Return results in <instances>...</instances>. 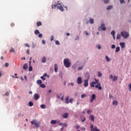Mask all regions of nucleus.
I'll use <instances>...</instances> for the list:
<instances>
[{"label": "nucleus", "instance_id": "63", "mask_svg": "<svg viewBox=\"0 0 131 131\" xmlns=\"http://www.w3.org/2000/svg\"><path fill=\"white\" fill-rule=\"evenodd\" d=\"M70 85L73 86L74 85V83H70Z\"/></svg>", "mask_w": 131, "mask_h": 131}, {"label": "nucleus", "instance_id": "54", "mask_svg": "<svg viewBox=\"0 0 131 131\" xmlns=\"http://www.w3.org/2000/svg\"><path fill=\"white\" fill-rule=\"evenodd\" d=\"M81 129H82V130H85V128L84 127H81Z\"/></svg>", "mask_w": 131, "mask_h": 131}, {"label": "nucleus", "instance_id": "46", "mask_svg": "<svg viewBox=\"0 0 131 131\" xmlns=\"http://www.w3.org/2000/svg\"><path fill=\"white\" fill-rule=\"evenodd\" d=\"M97 48L98 50H101V45H99L97 46Z\"/></svg>", "mask_w": 131, "mask_h": 131}, {"label": "nucleus", "instance_id": "11", "mask_svg": "<svg viewBox=\"0 0 131 131\" xmlns=\"http://www.w3.org/2000/svg\"><path fill=\"white\" fill-rule=\"evenodd\" d=\"M89 118L91 121H95V117L93 115H90Z\"/></svg>", "mask_w": 131, "mask_h": 131}, {"label": "nucleus", "instance_id": "33", "mask_svg": "<svg viewBox=\"0 0 131 131\" xmlns=\"http://www.w3.org/2000/svg\"><path fill=\"white\" fill-rule=\"evenodd\" d=\"M85 97H86V95L85 94H82L81 96V99H83V98H85Z\"/></svg>", "mask_w": 131, "mask_h": 131}, {"label": "nucleus", "instance_id": "52", "mask_svg": "<svg viewBox=\"0 0 131 131\" xmlns=\"http://www.w3.org/2000/svg\"><path fill=\"white\" fill-rule=\"evenodd\" d=\"M5 67H9V63H5Z\"/></svg>", "mask_w": 131, "mask_h": 131}, {"label": "nucleus", "instance_id": "27", "mask_svg": "<svg viewBox=\"0 0 131 131\" xmlns=\"http://www.w3.org/2000/svg\"><path fill=\"white\" fill-rule=\"evenodd\" d=\"M113 105H115V106H117V105H118V102H117V101H114L113 102Z\"/></svg>", "mask_w": 131, "mask_h": 131}, {"label": "nucleus", "instance_id": "57", "mask_svg": "<svg viewBox=\"0 0 131 131\" xmlns=\"http://www.w3.org/2000/svg\"><path fill=\"white\" fill-rule=\"evenodd\" d=\"M14 26H15V24H14V23H11V27H14Z\"/></svg>", "mask_w": 131, "mask_h": 131}, {"label": "nucleus", "instance_id": "19", "mask_svg": "<svg viewBox=\"0 0 131 131\" xmlns=\"http://www.w3.org/2000/svg\"><path fill=\"white\" fill-rule=\"evenodd\" d=\"M10 53H16L15 52V49L13 48H11L10 50Z\"/></svg>", "mask_w": 131, "mask_h": 131}, {"label": "nucleus", "instance_id": "41", "mask_svg": "<svg viewBox=\"0 0 131 131\" xmlns=\"http://www.w3.org/2000/svg\"><path fill=\"white\" fill-rule=\"evenodd\" d=\"M92 113V110H89L87 111V114H91Z\"/></svg>", "mask_w": 131, "mask_h": 131}, {"label": "nucleus", "instance_id": "60", "mask_svg": "<svg viewBox=\"0 0 131 131\" xmlns=\"http://www.w3.org/2000/svg\"><path fill=\"white\" fill-rule=\"evenodd\" d=\"M82 122H84L85 121V117L84 118V119L81 120Z\"/></svg>", "mask_w": 131, "mask_h": 131}, {"label": "nucleus", "instance_id": "37", "mask_svg": "<svg viewBox=\"0 0 131 131\" xmlns=\"http://www.w3.org/2000/svg\"><path fill=\"white\" fill-rule=\"evenodd\" d=\"M111 34H112V35L114 36L115 35V31H113L111 33Z\"/></svg>", "mask_w": 131, "mask_h": 131}, {"label": "nucleus", "instance_id": "43", "mask_svg": "<svg viewBox=\"0 0 131 131\" xmlns=\"http://www.w3.org/2000/svg\"><path fill=\"white\" fill-rule=\"evenodd\" d=\"M50 39L51 41H53L54 40V36H51Z\"/></svg>", "mask_w": 131, "mask_h": 131}, {"label": "nucleus", "instance_id": "21", "mask_svg": "<svg viewBox=\"0 0 131 131\" xmlns=\"http://www.w3.org/2000/svg\"><path fill=\"white\" fill-rule=\"evenodd\" d=\"M36 82H37V84L40 85V84H41L42 82L41 81V80H37Z\"/></svg>", "mask_w": 131, "mask_h": 131}, {"label": "nucleus", "instance_id": "1", "mask_svg": "<svg viewBox=\"0 0 131 131\" xmlns=\"http://www.w3.org/2000/svg\"><path fill=\"white\" fill-rule=\"evenodd\" d=\"M90 85L92 88H96L98 89L100 91H102V87L101 86V83L99 82V79H95V82H92L90 83Z\"/></svg>", "mask_w": 131, "mask_h": 131}, {"label": "nucleus", "instance_id": "55", "mask_svg": "<svg viewBox=\"0 0 131 131\" xmlns=\"http://www.w3.org/2000/svg\"><path fill=\"white\" fill-rule=\"evenodd\" d=\"M94 99H92V98H91V99H90V102H91V103H93V102H94Z\"/></svg>", "mask_w": 131, "mask_h": 131}, {"label": "nucleus", "instance_id": "40", "mask_svg": "<svg viewBox=\"0 0 131 131\" xmlns=\"http://www.w3.org/2000/svg\"><path fill=\"white\" fill-rule=\"evenodd\" d=\"M104 4H108L109 3V0H104Z\"/></svg>", "mask_w": 131, "mask_h": 131}, {"label": "nucleus", "instance_id": "49", "mask_svg": "<svg viewBox=\"0 0 131 131\" xmlns=\"http://www.w3.org/2000/svg\"><path fill=\"white\" fill-rule=\"evenodd\" d=\"M40 78H41V79H42V80H46V78L43 77V76H41Z\"/></svg>", "mask_w": 131, "mask_h": 131}, {"label": "nucleus", "instance_id": "50", "mask_svg": "<svg viewBox=\"0 0 131 131\" xmlns=\"http://www.w3.org/2000/svg\"><path fill=\"white\" fill-rule=\"evenodd\" d=\"M84 33H85V34H86V35H89V33L86 31H85Z\"/></svg>", "mask_w": 131, "mask_h": 131}, {"label": "nucleus", "instance_id": "47", "mask_svg": "<svg viewBox=\"0 0 131 131\" xmlns=\"http://www.w3.org/2000/svg\"><path fill=\"white\" fill-rule=\"evenodd\" d=\"M9 92H7L5 93V96H6L7 97H8V96H9Z\"/></svg>", "mask_w": 131, "mask_h": 131}, {"label": "nucleus", "instance_id": "14", "mask_svg": "<svg viewBox=\"0 0 131 131\" xmlns=\"http://www.w3.org/2000/svg\"><path fill=\"white\" fill-rule=\"evenodd\" d=\"M41 62L42 63H46V62H47V58H46V57H43L41 58Z\"/></svg>", "mask_w": 131, "mask_h": 131}, {"label": "nucleus", "instance_id": "31", "mask_svg": "<svg viewBox=\"0 0 131 131\" xmlns=\"http://www.w3.org/2000/svg\"><path fill=\"white\" fill-rule=\"evenodd\" d=\"M40 107H41L42 109H46V105L41 104V105H40Z\"/></svg>", "mask_w": 131, "mask_h": 131}, {"label": "nucleus", "instance_id": "8", "mask_svg": "<svg viewBox=\"0 0 131 131\" xmlns=\"http://www.w3.org/2000/svg\"><path fill=\"white\" fill-rule=\"evenodd\" d=\"M77 82L78 84H80L82 82V79L81 78V77H79L77 79Z\"/></svg>", "mask_w": 131, "mask_h": 131}, {"label": "nucleus", "instance_id": "5", "mask_svg": "<svg viewBox=\"0 0 131 131\" xmlns=\"http://www.w3.org/2000/svg\"><path fill=\"white\" fill-rule=\"evenodd\" d=\"M121 35L124 37V38H127V37H128L129 36V35L128 33L125 31H123L121 33Z\"/></svg>", "mask_w": 131, "mask_h": 131}, {"label": "nucleus", "instance_id": "6", "mask_svg": "<svg viewBox=\"0 0 131 131\" xmlns=\"http://www.w3.org/2000/svg\"><path fill=\"white\" fill-rule=\"evenodd\" d=\"M90 128L91 131H100L99 129L96 126L94 127V125L91 124L90 126Z\"/></svg>", "mask_w": 131, "mask_h": 131}, {"label": "nucleus", "instance_id": "36", "mask_svg": "<svg viewBox=\"0 0 131 131\" xmlns=\"http://www.w3.org/2000/svg\"><path fill=\"white\" fill-rule=\"evenodd\" d=\"M55 43H56V45H57V46H60V42H59V41H58V40H56V41H55Z\"/></svg>", "mask_w": 131, "mask_h": 131}, {"label": "nucleus", "instance_id": "22", "mask_svg": "<svg viewBox=\"0 0 131 131\" xmlns=\"http://www.w3.org/2000/svg\"><path fill=\"white\" fill-rule=\"evenodd\" d=\"M89 21L91 24H94V19L90 18Z\"/></svg>", "mask_w": 131, "mask_h": 131}, {"label": "nucleus", "instance_id": "26", "mask_svg": "<svg viewBox=\"0 0 131 131\" xmlns=\"http://www.w3.org/2000/svg\"><path fill=\"white\" fill-rule=\"evenodd\" d=\"M40 86L42 89H45V88H46V85L45 84H40Z\"/></svg>", "mask_w": 131, "mask_h": 131}, {"label": "nucleus", "instance_id": "18", "mask_svg": "<svg viewBox=\"0 0 131 131\" xmlns=\"http://www.w3.org/2000/svg\"><path fill=\"white\" fill-rule=\"evenodd\" d=\"M56 123H57V121L56 120H53L51 121V124H56Z\"/></svg>", "mask_w": 131, "mask_h": 131}, {"label": "nucleus", "instance_id": "62", "mask_svg": "<svg viewBox=\"0 0 131 131\" xmlns=\"http://www.w3.org/2000/svg\"><path fill=\"white\" fill-rule=\"evenodd\" d=\"M61 101H63L64 100V96H62L61 97Z\"/></svg>", "mask_w": 131, "mask_h": 131}, {"label": "nucleus", "instance_id": "44", "mask_svg": "<svg viewBox=\"0 0 131 131\" xmlns=\"http://www.w3.org/2000/svg\"><path fill=\"white\" fill-rule=\"evenodd\" d=\"M59 125H60V126H64V123H60L59 124Z\"/></svg>", "mask_w": 131, "mask_h": 131}, {"label": "nucleus", "instance_id": "58", "mask_svg": "<svg viewBox=\"0 0 131 131\" xmlns=\"http://www.w3.org/2000/svg\"><path fill=\"white\" fill-rule=\"evenodd\" d=\"M25 47H27L29 48V47H30V46L28 43H26L25 44Z\"/></svg>", "mask_w": 131, "mask_h": 131}, {"label": "nucleus", "instance_id": "16", "mask_svg": "<svg viewBox=\"0 0 131 131\" xmlns=\"http://www.w3.org/2000/svg\"><path fill=\"white\" fill-rule=\"evenodd\" d=\"M62 117H63V118H68V113H64L62 115Z\"/></svg>", "mask_w": 131, "mask_h": 131}, {"label": "nucleus", "instance_id": "45", "mask_svg": "<svg viewBox=\"0 0 131 131\" xmlns=\"http://www.w3.org/2000/svg\"><path fill=\"white\" fill-rule=\"evenodd\" d=\"M112 49H115L116 46L115 45H113L111 47Z\"/></svg>", "mask_w": 131, "mask_h": 131}, {"label": "nucleus", "instance_id": "23", "mask_svg": "<svg viewBox=\"0 0 131 131\" xmlns=\"http://www.w3.org/2000/svg\"><path fill=\"white\" fill-rule=\"evenodd\" d=\"M34 33L36 34V35H37V34H39V31H38V30H36Z\"/></svg>", "mask_w": 131, "mask_h": 131}, {"label": "nucleus", "instance_id": "7", "mask_svg": "<svg viewBox=\"0 0 131 131\" xmlns=\"http://www.w3.org/2000/svg\"><path fill=\"white\" fill-rule=\"evenodd\" d=\"M69 100V96H68L67 98H66V104H69V103H72V102H73V99L72 98L70 99Z\"/></svg>", "mask_w": 131, "mask_h": 131}, {"label": "nucleus", "instance_id": "34", "mask_svg": "<svg viewBox=\"0 0 131 131\" xmlns=\"http://www.w3.org/2000/svg\"><path fill=\"white\" fill-rule=\"evenodd\" d=\"M98 76L99 77H101L102 76V73L101 72H99L98 73Z\"/></svg>", "mask_w": 131, "mask_h": 131}, {"label": "nucleus", "instance_id": "64", "mask_svg": "<svg viewBox=\"0 0 131 131\" xmlns=\"http://www.w3.org/2000/svg\"><path fill=\"white\" fill-rule=\"evenodd\" d=\"M27 53L28 54V55H29V50H27Z\"/></svg>", "mask_w": 131, "mask_h": 131}, {"label": "nucleus", "instance_id": "2", "mask_svg": "<svg viewBox=\"0 0 131 131\" xmlns=\"http://www.w3.org/2000/svg\"><path fill=\"white\" fill-rule=\"evenodd\" d=\"M63 64L66 68H69L70 66H71V62L68 58H66L63 60Z\"/></svg>", "mask_w": 131, "mask_h": 131}, {"label": "nucleus", "instance_id": "56", "mask_svg": "<svg viewBox=\"0 0 131 131\" xmlns=\"http://www.w3.org/2000/svg\"><path fill=\"white\" fill-rule=\"evenodd\" d=\"M42 43L43 45H45L46 44V41H45V40H42Z\"/></svg>", "mask_w": 131, "mask_h": 131}, {"label": "nucleus", "instance_id": "17", "mask_svg": "<svg viewBox=\"0 0 131 131\" xmlns=\"http://www.w3.org/2000/svg\"><path fill=\"white\" fill-rule=\"evenodd\" d=\"M27 68H28L27 63H25L23 66V69H24V70H26Z\"/></svg>", "mask_w": 131, "mask_h": 131}, {"label": "nucleus", "instance_id": "29", "mask_svg": "<svg viewBox=\"0 0 131 131\" xmlns=\"http://www.w3.org/2000/svg\"><path fill=\"white\" fill-rule=\"evenodd\" d=\"M29 106H30V107H32V106H33V102L30 101L29 102Z\"/></svg>", "mask_w": 131, "mask_h": 131}, {"label": "nucleus", "instance_id": "4", "mask_svg": "<svg viewBox=\"0 0 131 131\" xmlns=\"http://www.w3.org/2000/svg\"><path fill=\"white\" fill-rule=\"evenodd\" d=\"M31 124H34L35 127L36 128H38V127H39V126H40V122H37V121L36 120H33V121H32L31 122Z\"/></svg>", "mask_w": 131, "mask_h": 131}, {"label": "nucleus", "instance_id": "10", "mask_svg": "<svg viewBox=\"0 0 131 131\" xmlns=\"http://www.w3.org/2000/svg\"><path fill=\"white\" fill-rule=\"evenodd\" d=\"M89 86V80H84V86L87 88Z\"/></svg>", "mask_w": 131, "mask_h": 131}, {"label": "nucleus", "instance_id": "42", "mask_svg": "<svg viewBox=\"0 0 131 131\" xmlns=\"http://www.w3.org/2000/svg\"><path fill=\"white\" fill-rule=\"evenodd\" d=\"M63 126H64L65 127H67V126H68V124L66 123H63Z\"/></svg>", "mask_w": 131, "mask_h": 131}, {"label": "nucleus", "instance_id": "35", "mask_svg": "<svg viewBox=\"0 0 131 131\" xmlns=\"http://www.w3.org/2000/svg\"><path fill=\"white\" fill-rule=\"evenodd\" d=\"M92 98V99H93L95 100V99H96V95H95V94H92V98Z\"/></svg>", "mask_w": 131, "mask_h": 131}, {"label": "nucleus", "instance_id": "3", "mask_svg": "<svg viewBox=\"0 0 131 131\" xmlns=\"http://www.w3.org/2000/svg\"><path fill=\"white\" fill-rule=\"evenodd\" d=\"M56 7L59 9L61 12H63L64 11V9L63 8V7H62V5H61V3H59V2H58L57 4L56 5H53L52 6V9H56Z\"/></svg>", "mask_w": 131, "mask_h": 131}, {"label": "nucleus", "instance_id": "13", "mask_svg": "<svg viewBox=\"0 0 131 131\" xmlns=\"http://www.w3.org/2000/svg\"><path fill=\"white\" fill-rule=\"evenodd\" d=\"M54 71L55 72H58V65L57 64H54Z\"/></svg>", "mask_w": 131, "mask_h": 131}, {"label": "nucleus", "instance_id": "59", "mask_svg": "<svg viewBox=\"0 0 131 131\" xmlns=\"http://www.w3.org/2000/svg\"><path fill=\"white\" fill-rule=\"evenodd\" d=\"M18 116H24V115L20 113V114H18Z\"/></svg>", "mask_w": 131, "mask_h": 131}, {"label": "nucleus", "instance_id": "53", "mask_svg": "<svg viewBox=\"0 0 131 131\" xmlns=\"http://www.w3.org/2000/svg\"><path fill=\"white\" fill-rule=\"evenodd\" d=\"M120 4H123L124 3V0H120Z\"/></svg>", "mask_w": 131, "mask_h": 131}, {"label": "nucleus", "instance_id": "20", "mask_svg": "<svg viewBox=\"0 0 131 131\" xmlns=\"http://www.w3.org/2000/svg\"><path fill=\"white\" fill-rule=\"evenodd\" d=\"M119 51H120V48L119 47H117L116 49V53H118V52H119Z\"/></svg>", "mask_w": 131, "mask_h": 131}, {"label": "nucleus", "instance_id": "28", "mask_svg": "<svg viewBox=\"0 0 131 131\" xmlns=\"http://www.w3.org/2000/svg\"><path fill=\"white\" fill-rule=\"evenodd\" d=\"M42 24L41 21H38L37 23V26L39 27V26H41Z\"/></svg>", "mask_w": 131, "mask_h": 131}, {"label": "nucleus", "instance_id": "12", "mask_svg": "<svg viewBox=\"0 0 131 131\" xmlns=\"http://www.w3.org/2000/svg\"><path fill=\"white\" fill-rule=\"evenodd\" d=\"M120 46L122 49H124V48H125V44H124V42H120Z\"/></svg>", "mask_w": 131, "mask_h": 131}, {"label": "nucleus", "instance_id": "48", "mask_svg": "<svg viewBox=\"0 0 131 131\" xmlns=\"http://www.w3.org/2000/svg\"><path fill=\"white\" fill-rule=\"evenodd\" d=\"M38 37H39L40 38L42 37V34H39Z\"/></svg>", "mask_w": 131, "mask_h": 131}, {"label": "nucleus", "instance_id": "9", "mask_svg": "<svg viewBox=\"0 0 131 131\" xmlns=\"http://www.w3.org/2000/svg\"><path fill=\"white\" fill-rule=\"evenodd\" d=\"M34 99L35 100H38L39 99V95L37 93L35 94L34 95Z\"/></svg>", "mask_w": 131, "mask_h": 131}, {"label": "nucleus", "instance_id": "39", "mask_svg": "<svg viewBox=\"0 0 131 131\" xmlns=\"http://www.w3.org/2000/svg\"><path fill=\"white\" fill-rule=\"evenodd\" d=\"M83 68V66L79 67L78 69V70H82V69Z\"/></svg>", "mask_w": 131, "mask_h": 131}, {"label": "nucleus", "instance_id": "51", "mask_svg": "<svg viewBox=\"0 0 131 131\" xmlns=\"http://www.w3.org/2000/svg\"><path fill=\"white\" fill-rule=\"evenodd\" d=\"M32 59V57H30V61H29V65H30V64H31V60Z\"/></svg>", "mask_w": 131, "mask_h": 131}, {"label": "nucleus", "instance_id": "61", "mask_svg": "<svg viewBox=\"0 0 131 131\" xmlns=\"http://www.w3.org/2000/svg\"><path fill=\"white\" fill-rule=\"evenodd\" d=\"M79 127H80V126L79 125H77L76 127V129H78V128H79Z\"/></svg>", "mask_w": 131, "mask_h": 131}, {"label": "nucleus", "instance_id": "30", "mask_svg": "<svg viewBox=\"0 0 131 131\" xmlns=\"http://www.w3.org/2000/svg\"><path fill=\"white\" fill-rule=\"evenodd\" d=\"M113 6H109L107 7L106 10H111V9H112Z\"/></svg>", "mask_w": 131, "mask_h": 131}, {"label": "nucleus", "instance_id": "15", "mask_svg": "<svg viewBox=\"0 0 131 131\" xmlns=\"http://www.w3.org/2000/svg\"><path fill=\"white\" fill-rule=\"evenodd\" d=\"M101 27L102 28V30H103V31H105L106 30V27H105V25L104 24H101Z\"/></svg>", "mask_w": 131, "mask_h": 131}, {"label": "nucleus", "instance_id": "24", "mask_svg": "<svg viewBox=\"0 0 131 131\" xmlns=\"http://www.w3.org/2000/svg\"><path fill=\"white\" fill-rule=\"evenodd\" d=\"M105 59L106 60L107 62H110V58L108 56H105Z\"/></svg>", "mask_w": 131, "mask_h": 131}, {"label": "nucleus", "instance_id": "25", "mask_svg": "<svg viewBox=\"0 0 131 131\" xmlns=\"http://www.w3.org/2000/svg\"><path fill=\"white\" fill-rule=\"evenodd\" d=\"M118 78V77L116 76H114L113 78V80H114V81H116L117 80V79Z\"/></svg>", "mask_w": 131, "mask_h": 131}, {"label": "nucleus", "instance_id": "38", "mask_svg": "<svg viewBox=\"0 0 131 131\" xmlns=\"http://www.w3.org/2000/svg\"><path fill=\"white\" fill-rule=\"evenodd\" d=\"M32 69V67L31 66H30L29 68V71H31Z\"/></svg>", "mask_w": 131, "mask_h": 131}, {"label": "nucleus", "instance_id": "32", "mask_svg": "<svg viewBox=\"0 0 131 131\" xmlns=\"http://www.w3.org/2000/svg\"><path fill=\"white\" fill-rule=\"evenodd\" d=\"M121 37V35L120 34H118L117 36V39H120Z\"/></svg>", "mask_w": 131, "mask_h": 131}]
</instances>
